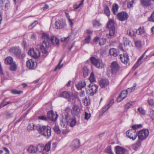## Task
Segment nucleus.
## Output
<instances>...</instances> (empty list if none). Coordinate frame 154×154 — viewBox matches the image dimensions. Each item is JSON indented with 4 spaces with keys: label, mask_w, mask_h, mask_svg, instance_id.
Instances as JSON below:
<instances>
[{
    "label": "nucleus",
    "mask_w": 154,
    "mask_h": 154,
    "mask_svg": "<svg viewBox=\"0 0 154 154\" xmlns=\"http://www.w3.org/2000/svg\"><path fill=\"white\" fill-rule=\"evenodd\" d=\"M41 38L42 42L40 46V48L42 53L45 54V57L48 54V50L51 43L54 45H58L59 41L56 37L54 36L50 37L48 34L45 33H42Z\"/></svg>",
    "instance_id": "obj_1"
},
{
    "label": "nucleus",
    "mask_w": 154,
    "mask_h": 154,
    "mask_svg": "<svg viewBox=\"0 0 154 154\" xmlns=\"http://www.w3.org/2000/svg\"><path fill=\"white\" fill-rule=\"evenodd\" d=\"M36 129L39 133L46 138H49L51 136V128L48 125L42 126L38 125L36 126Z\"/></svg>",
    "instance_id": "obj_2"
},
{
    "label": "nucleus",
    "mask_w": 154,
    "mask_h": 154,
    "mask_svg": "<svg viewBox=\"0 0 154 154\" xmlns=\"http://www.w3.org/2000/svg\"><path fill=\"white\" fill-rule=\"evenodd\" d=\"M70 108L67 107L65 110V112L62 114V119L60 121V125L63 127H66L67 124L69 123L71 120L70 116L68 113L70 112Z\"/></svg>",
    "instance_id": "obj_3"
},
{
    "label": "nucleus",
    "mask_w": 154,
    "mask_h": 154,
    "mask_svg": "<svg viewBox=\"0 0 154 154\" xmlns=\"http://www.w3.org/2000/svg\"><path fill=\"white\" fill-rule=\"evenodd\" d=\"M5 64L10 66V69L12 71H16L17 67L16 62L13 60V58L10 56L7 57L5 59Z\"/></svg>",
    "instance_id": "obj_4"
},
{
    "label": "nucleus",
    "mask_w": 154,
    "mask_h": 154,
    "mask_svg": "<svg viewBox=\"0 0 154 154\" xmlns=\"http://www.w3.org/2000/svg\"><path fill=\"white\" fill-rule=\"evenodd\" d=\"M91 61L92 64L97 68H102L103 67L104 64L100 59L92 57L91 58Z\"/></svg>",
    "instance_id": "obj_5"
},
{
    "label": "nucleus",
    "mask_w": 154,
    "mask_h": 154,
    "mask_svg": "<svg viewBox=\"0 0 154 154\" xmlns=\"http://www.w3.org/2000/svg\"><path fill=\"white\" fill-rule=\"evenodd\" d=\"M149 132L148 129H144L140 131L137 133L139 140L141 141L146 139L148 136Z\"/></svg>",
    "instance_id": "obj_6"
},
{
    "label": "nucleus",
    "mask_w": 154,
    "mask_h": 154,
    "mask_svg": "<svg viewBox=\"0 0 154 154\" xmlns=\"http://www.w3.org/2000/svg\"><path fill=\"white\" fill-rule=\"evenodd\" d=\"M88 91L86 89L87 93L90 96H93L97 91L98 86L96 85H94L91 83L88 85Z\"/></svg>",
    "instance_id": "obj_7"
},
{
    "label": "nucleus",
    "mask_w": 154,
    "mask_h": 154,
    "mask_svg": "<svg viewBox=\"0 0 154 154\" xmlns=\"http://www.w3.org/2000/svg\"><path fill=\"white\" fill-rule=\"evenodd\" d=\"M59 96L60 97L66 99L69 101H72L73 100L72 94L66 91L61 92L59 94Z\"/></svg>",
    "instance_id": "obj_8"
},
{
    "label": "nucleus",
    "mask_w": 154,
    "mask_h": 154,
    "mask_svg": "<svg viewBox=\"0 0 154 154\" xmlns=\"http://www.w3.org/2000/svg\"><path fill=\"white\" fill-rule=\"evenodd\" d=\"M28 54L34 58L38 59L40 56V53L38 50L37 49L31 48L28 51Z\"/></svg>",
    "instance_id": "obj_9"
},
{
    "label": "nucleus",
    "mask_w": 154,
    "mask_h": 154,
    "mask_svg": "<svg viewBox=\"0 0 154 154\" xmlns=\"http://www.w3.org/2000/svg\"><path fill=\"white\" fill-rule=\"evenodd\" d=\"M126 134L127 136L133 140H135L137 136V133L133 129L128 130Z\"/></svg>",
    "instance_id": "obj_10"
},
{
    "label": "nucleus",
    "mask_w": 154,
    "mask_h": 154,
    "mask_svg": "<svg viewBox=\"0 0 154 154\" xmlns=\"http://www.w3.org/2000/svg\"><path fill=\"white\" fill-rule=\"evenodd\" d=\"M58 117V115L56 112H54L53 110L49 111L47 112L48 119L53 122L56 121Z\"/></svg>",
    "instance_id": "obj_11"
},
{
    "label": "nucleus",
    "mask_w": 154,
    "mask_h": 154,
    "mask_svg": "<svg viewBox=\"0 0 154 154\" xmlns=\"http://www.w3.org/2000/svg\"><path fill=\"white\" fill-rule=\"evenodd\" d=\"M26 66L29 69L33 70L36 69L37 66V63L33 59L28 60L26 62Z\"/></svg>",
    "instance_id": "obj_12"
},
{
    "label": "nucleus",
    "mask_w": 154,
    "mask_h": 154,
    "mask_svg": "<svg viewBox=\"0 0 154 154\" xmlns=\"http://www.w3.org/2000/svg\"><path fill=\"white\" fill-rule=\"evenodd\" d=\"M117 17L120 21H122L126 20L128 16L126 12L122 11L118 13L117 15Z\"/></svg>",
    "instance_id": "obj_13"
},
{
    "label": "nucleus",
    "mask_w": 154,
    "mask_h": 154,
    "mask_svg": "<svg viewBox=\"0 0 154 154\" xmlns=\"http://www.w3.org/2000/svg\"><path fill=\"white\" fill-rule=\"evenodd\" d=\"M120 59L122 63L126 65L129 64V59L128 55L126 53H124L123 55H120Z\"/></svg>",
    "instance_id": "obj_14"
},
{
    "label": "nucleus",
    "mask_w": 154,
    "mask_h": 154,
    "mask_svg": "<svg viewBox=\"0 0 154 154\" xmlns=\"http://www.w3.org/2000/svg\"><path fill=\"white\" fill-rule=\"evenodd\" d=\"M80 140L77 139H75L71 143L70 145L71 148L73 150H75L80 147Z\"/></svg>",
    "instance_id": "obj_15"
},
{
    "label": "nucleus",
    "mask_w": 154,
    "mask_h": 154,
    "mask_svg": "<svg viewBox=\"0 0 154 154\" xmlns=\"http://www.w3.org/2000/svg\"><path fill=\"white\" fill-rule=\"evenodd\" d=\"M114 99H111L109 103L104 105L101 110V112L103 114L106 112L114 103Z\"/></svg>",
    "instance_id": "obj_16"
},
{
    "label": "nucleus",
    "mask_w": 154,
    "mask_h": 154,
    "mask_svg": "<svg viewBox=\"0 0 154 154\" xmlns=\"http://www.w3.org/2000/svg\"><path fill=\"white\" fill-rule=\"evenodd\" d=\"M65 22L61 20H57L55 23V28L57 29H61L66 26Z\"/></svg>",
    "instance_id": "obj_17"
},
{
    "label": "nucleus",
    "mask_w": 154,
    "mask_h": 154,
    "mask_svg": "<svg viewBox=\"0 0 154 154\" xmlns=\"http://www.w3.org/2000/svg\"><path fill=\"white\" fill-rule=\"evenodd\" d=\"M111 67V71L113 73H116L119 70L120 68L118 63L116 61L113 62L112 63Z\"/></svg>",
    "instance_id": "obj_18"
},
{
    "label": "nucleus",
    "mask_w": 154,
    "mask_h": 154,
    "mask_svg": "<svg viewBox=\"0 0 154 154\" xmlns=\"http://www.w3.org/2000/svg\"><path fill=\"white\" fill-rule=\"evenodd\" d=\"M9 51L10 52L14 54L15 56H18L19 53H20L21 50L19 48L13 47L11 48Z\"/></svg>",
    "instance_id": "obj_19"
},
{
    "label": "nucleus",
    "mask_w": 154,
    "mask_h": 154,
    "mask_svg": "<svg viewBox=\"0 0 154 154\" xmlns=\"http://www.w3.org/2000/svg\"><path fill=\"white\" fill-rule=\"evenodd\" d=\"M86 85V84L84 80H81L75 85L77 89L78 90H81Z\"/></svg>",
    "instance_id": "obj_20"
},
{
    "label": "nucleus",
    "mask_w": 154,
    "mask_h": 154,
    "mask_svg": "<svg viewBox=\"0 0 154 154\" xmlns=\"http://www.w3.org/2000/svg\"><path fill=\"white\" fill-rule=\"evenodd\" d=\"M127 91L125 90L122 91L117 99V102H119L122 100L127 97Z\"/></svg>",
    "instance_id": "obj_21"
},
{
    "label": "nucleus",
    "mask_w": 154,
    "mask_h": 154,
    "mask_svg": "<svg viewBox=\"0 0 154 154\" xmlns=\"http://www.w3.org/2000/svg\"><path fill=\"white\" fill-rule=\"evenodd\" d=\"M147 50L145 53L142 54V55L140 57L139 60L134 65L133 67V69H135L137 68L138 66L142 63V59L143 58L145 55V53H146Z\"/></svg>",
    "instance_id": "obj_22"
},
{
    "label": "nucleus",
    "mask_w": 154,
    "mask_h": 154,
    "mask_svg": "<svg viewBox=\"0 0 154 154\" xmlns=\"http://www.w3.org/2000/svg\"><path fill=\"white\" fill-rule=\"evenodd\" d=\"M99 84L101 88H105L109 85V82L107 79H102L99 81Z\"/></svg>",
    "instance_id": "obj_23"
},
{
    "label": "nucleus",
    "mask_w": 154,
    "mask_h": 154,
    "mask_svg": "<svg viewBox=\"0 0 154 154\" xmlns=\"http://www.w3.org/2000/svg\"><path fill=\"white\" fill-rule=\"evenodd\" d=\"M115 149L117 154H123L126 150L125 148L119 146H116Z\"/></svg>",
    "instance_id": "obj_24"
},
{
    "label": "nucleus",
    "mask_w": 154,
    "mask_h": 154,
    "mask_svg": "<svg viewBox=\"0 0 154 154\" xmlns=\"http://www.w3.org/2000/svg\"><path fill=\"white\" fill-rule=\"evenodd\" d=\"M27 151L29 153H34L36 152V147L33 145H30L27 147Z\"/></svg>",
    "instance_id": "obj_25"
},
{
    "label": "nucleus",
    "mask_w": 154,
    "mask_h": 154,
    "mask_svg": "<svg viewBox=\"0 0 154 154\" xmlns=\"http://www.w3.org/2000/svg\"><path fill=\"white\" fill-rule=\"evenodd\" d=\"M72 113L74 115H78L79 114L80 110L79 107L76 105H74L72 108Z\"/></svg>",
    "instance_id": "obj_26"
},
{
    "label": "nucleus",
    "mask_w": 154,
    "mask_h": 154,
    "mask_svg": "<svg viewBox=\"0 0 154 154\" xmlns=\"http://www.w3.org/2000/svg\"><path fill=\"white\" fill-rule=\"evenodd\" d=\"M114 25V21L111 19H110L107 24V27L109 29L115 28Z\"/></svg>",
    "instance_id": "obj_27"
},
{
    "label": "nucleus",
    "mask_w": 154,
    "mask_h": 154,
    "mask_svg": "<svg viewBox=\"0 0 154 154\" xmlns=\"http://www.w3.org/2000/svg\"><path fill=\"white\" fill-rule=\"evenodd\" d=\"M141 141L139 140L136 143L131 145V148L134 150H136L141 145Z\"/></svg>",
    "instance_id": "obj_28"
},
{
    "label": "nucleus",
    "mask_w": 154,
    "mask_h": 154,
    "mask_svg": "<svg viewBox=\"0 0 154 154\" xmlns=\"http://www.w3.org/2000/svg\"><path fill=\"white\" fill-rule=\"evenodd\" d=\"M36 151L41 152L44 149V146L43 144H39L36 147Z\"/></svg>",
    "instance_id": "obj_29"
},
{
    "label": "nucleus",
    "mask_w": 154,
    "mask_h": 154,
    "mask_svg": "<svg viewBox=\"0 0 154 154\" xmlns=\"http://www.w3.org/2000/svg\"><path fill=\"white\" fill-rule=\"evenodd\" d=\"M109 53L111 55L116 57L118 55L117 50L114 48H111L109 50Z\"/></svg>",
    "instance_id": "obj_30"
},
{
    "label": "nucleus",
    "mask_w": 154,
    "mask_h": 154,
    "mask_svg": "<svg viewBox=\"0 0 154 154\" xmlns=\"http://www.w3.org/2000/svg\"><path fill=\"white\" fill-rule=\"evenodd\" d=\"M119 7L118 5L116 4L112 5V11L114 15L116 14V13L118 11Z\"/></svg>",
    "instance_id": "obj_31"
},
{
    "label": "nucleus",
    "mask_w": 154,
    "mask_h": 154,
    "mask_svg": "<svg viewBox=\"0 0 154 154\" xmlns=\"http://www.w3.org/2000/svg\"><path fill=\"white\" fill-rule=\"evenodd\" d=\"M141 5L143 6H149L150 5L149 0H140Z\"/></svg>",
    "instance_id": "obj_32"
},
{
    "label": "nucleus",
    "mask_w": 154,
    "mask_h": 154,
    "mask_svg": "<svg viewBox=\"0 0 154 154\" xmlns=\"http://www.w3.org/2000/svg\"><path fill=\"white\" fill-rule=\"evenodd\" d=\"M2 4L3 5H5L6 8H8L9 5V3L8 0H0V4Z\"/></svg>",
    "instance_id": "obj_33"
},
{
    "label": "nucleus",
    "mask_w": 154,
    "mask_h": 154,
    "mask_svg": "<svg viewBox=\"0 0 154 154\" xmlns=\"http://www.w3.org/2000/svg\"><path fill=\"white\" fill-rule=\"evenodd\" d=\"M104 13L108 17L110 16V12L108 6H106L104 8Z\"/></svg>",
    "instance_id": "obj_34"
},
{
    "label": "nucleus",
    "mask_w": 154,
    "mask_h": 154,
    "mask_svg": "<svg viewBox=\"0 0 154 154\" xmlns=\"http://www.w3.org/2000/svg\"><path fill=\"white\" fill-rule=\"evenodd\" d=\"M36 126L33 123L30 124L28 125L27 127L28 129L30 131L34 130L35 129H36Z\"/></svg>",
    "instance_id": "obj_35"
},
{
    "label": "nucleus",
    "mask_w": 154,
    "mask_h": 154,
    "mask_svg": "<svg viewBox=\"0 0 154 154\" xmlns=\"http://www.w3.org/2000/svg\"><path fill=\"white\" fill-rule=\"evenodd\" d=\"M145 32V30L143 27H140L136 30V33L138 35H142Z\"/></svg>",
    "instance_id": "obj_36"
},
{
    "label": "nucleus",
    "mask_w": 154,
    "mask_h": 154,
    "mask_svg": "<svg viewBox=\"0 0 154 154\" xmlns=\"http://www.w3.org/2000/svg\"><path fill=\"white\" fill-rule=\"evenodd\" d=\"M51 145V143L50 142H49L47 143L44 146V151L46 152H48L50 149Z\"/></svg>",
    "instance_id": "obj_37"
},
{
    "label": "nucleus",
    "mask_w": 154,
    "mask_h": 154,
    "mask_svg": "<svg viewBox=\"0 0 154 154\" xmlns=\"http://www.w3.org/2000/svg\"><path fill=\"white\" fill-rule=\"evenodd\" d=\"M74 37V35L72 34H71V35H69L67 37L64 38V40H63V39H62V41H66L67 40H72L73 39Z\"/></svg>",
    "instance_id": "obj_38"
},
{
    "label": "nucleus",
    "mask_w": 154,
    "mask_h": 154,
    "mask_svg": "<svg viewBox=\"0 0 154 154\" xmlns=\"http://www.w3.org/2000/svg\"><path fill=\"white\" fill-rule=\"evenodd\" d=\"M89 70L87 67H84L83 69V76L84 77L87 76L88 74Z\"/></svg>",
    "instance_id": "obj_39"
},
{
    "label": "nucleus",
    "mask_w": 154,
    "mask_h": 154,
    "mask_svg": "<svg viewBox=\"0 0 154 154\" xmlns=\"http://www.w3.org/2000/svg\"><path fill=\"white\" fill-rule=\"evenodd\" d=\"M136 86V84H134V85L131 88H128L126 90H125V91H127V93H130L132 91H133L135 88V87Z\"/></svg>",
    "instance_id": "obj_40"
},
{
    "label": "nucleus",
    "mask_w": 154,
    "mask_h": 154,
    "mask_svg": "<svg viewBox=\"0 0 154 154\" xmlns=\"http://www.w3.org/2000/svg\"><path fill=\"white\" fill-rule=\"evenodd\" d=\"M53 130L57 134H60L61 133V131L59 128V126L55 125L53 128Z\"/></svg>",
    "instance_id": "obj_41"
},
{
    "label": "nucleus",
    "mask_w": 154,
    "mask_h": 154,
    "mask_svg": "<svg viewBox=\"0 0 154 154\" xmlns=\"http://www.w3.org/2000/svg\"><path fill=\"white\" fill-rule=\"evenodd\" d=\"M127 34L131 37H134L135 35V32L131 29H129L128 30Z\"/></svg>",
    "instance_id": "obj_42"
},
{
    "label": "nucleus",
    "mask_w": 154,
    "mask_h": 154,
    "mask_svg": "<svg viewBox=\"0 0 154 154\" xmlns=\"http://www.w3.org/2000/svg\"><path fill=\"white\" fill-rule=\"evenodd\" d=\"M105 151L106 153L109 154H113L110 146H108L105 149Z\"/></svg>",
    "instance_id": "obj_43"
},
{
    "label": "nucleus",
    "mask_w": 154,
    "mask_h": 154,
    "mask_svg": "<svg viewBox=\"0 0 154 154\" xmlns=\"http://www.w3.org/2000/svg\"><path fill=\"white\" fill-rule=\"evenodd\" d=\"M89 79L91 83L95 81L94 74L93 72H91V73Z\"/></svg>",
    "instance_id": "obj_44"
},
{
    "label": "nucleus",
    "mask_w": 154,
    "mask_h": 154,
    "mask_svg": "<svg viewBox=\"0 0 154 154\" xmlns=\"http://www.w3.org/2000/svg\"><path fill=\"white\" fill-rule=\"evenodd\" d=\"M76 122L75 118H72L70 124V126L71 127L74 126L76 124Z\"/></svg>",
    "instance_id": "obj_45"
},
{
    "label": "nucleus",
    "mask_w": 154,
    "mask_h": 154,
    "mask_svg": "<svg viewBox=\"0 0 154 154\" xmlns=\"http://www.w3.org/2000/svg\"><path fill=\"white\" fill-rule=\"evenodd\" d=\"M137 110L140 114L143 115L145 114L146 111L142 108L139 107L137 109Z\"/></svg>",
    "instance_id": "obj_46"
},
{
    "label": "nucleus",
    "mask_w": 154,
    "mask_h": 154,
    "mask_svg": "<svg viewBox=\"0 0 154 154\" xmlns=\"http://www.w3.org/2000/svg\"><path fill=\"white\" fill-rule=\"evenodd\" d=\"M124 45L125 46L129 45L130 42L126 38H124L123 39Z\"/></svg>",
    "instance_id": "obj_47"
},
{
    "label": "nucleus",
    "mask_w": 154,
    "mask_h": 154,
    "mask_svg": "<svg viewBox=\"0 0 154 154\" xmlns=\"http://www.w3.org/2000/svg\"><path fill=\"white\" fill-rule=\"evenodd\" d=\"M149 21L154 22V11L152 13L151 16L148 18Z\"/></svg>",
    "instance_id": "obj_48"
},
{
    "label": "nucleus",
    "mask_w": 154,
    "mask_h": 154,
    "mask_svg": "<svg viewBox=\"0 0 154 154\" xmlns=\"http://www.w3.org/2000/svg\"><path fill=\"white\" fill-rule=\"evenodd\" d=\"M99 44L100 46L103 45L106 42V40L105 39L102 38L100 39Z\"/></svg>",
    "instance_id": "obj_49"
},
{
    "label": "nucleus",
    "mask_w": 154,
    "mask_h": 154,
    "mask_svg": "<svg viewBox=\"0 0 154 154\" xmlns=\"http://www.w3.org/2000/svg\"><path fill=\"white\" fill-rule=\"evenodd\" d=\"M18 55V56H16V57L18 58L22 59H23L25 56V54L24 53H21V51L20 53H19Z\"/></svg>",
    "instance_id": "obj_50"
},
{
    "label": "nucleus",
    "mask_w": 154,
    "mask_h": 154,
    "mask_svg": "<svg viewBox=\"0 0 154 154\" xmlns=\"http://www.w3.org/2000/svg\"><path fill=\"white\" fill-rule=\"evenodd\" d=\"M63 58H62L60 60L59 62L58 65H57V66L56 68L55 69V70H56V69H60L61 68L63 65V64L60 65V63H61V62L63 61Z\"/></svg>",
    "instance_id": "obj_51"
},
{
    "label": "nucleus",
    "mask_w": 154,
    "mask_h": 154,
    "mask_svg": "<svg viewBox=\"0 0 154 154\" xmlns=\"http://www.w3.org/2000/svg\"><path fill=\"white\" fill-rule=\"evenodd\" d=\"M109 29V35L110 36H113L115 33V29Z\"/></svg>",
    "instance_id": "obj_52"
},
{
    "label": "nucleus",
    "mask_w": 154,
    "mask_h": 154,
    "mask_svg": "<svg viewBox=\"0 0 154 154\" xmlns=\"http://www.w3.org/2000/svg\"><path fill=\"white\" fill-rule=\"evenodd\" d=\"M91 114L90 113H88L86 112H85V117L84 119L85 120H88L90 118Z\"/></svg>",
    "instance_id": "obj_53"
},
{
    "label": "nucleus",
    "mask_w": 154,
    "mask_h": 154,
    "mask_svg": "<svg viewBox=\"0 0 154 154\" xmlns=\"http://www.w3.org/2000/svg\"><path fill=\"white\" fill-rule=\"evenodd\" d=\"M133 105V103L132 102H129L125 105V108L128 109L132 106Z\"/></svg>",
    "instance_id": "obj_54"
},
{
    "label": "nucleus",
    "mask_w": 154,
    "mask_h": 154,
    "mask_svg": "<svg viewBox=\"0 0 154 154\" xmlns=\"http://www.w3.org/2000/svg\"><path fill=\"white\" fill-rule=\"evenodd\" d=\"M38 24V22L37 21H35L33 23L29 26V28L30 29H32L33 27H35Z\"/></svg>",
    "instance_id": "obj_55"
},
{
    "label": "nucleus",
    "mask_w": 154,
    "mask_h": 154,
    "mask_svg": "<svg viewBox=\"0 0 154 154\" xmlns=\"http://www.w3.org/2000/svg\"><path fill=\"white\" fill-rule=\"evenodd\" d=\"M11 93L14 94H21L23 93V92L22 91H17L16 90H12L11 91Z\"/></svg>",
    "instance_id": "obj_56"
},
{
    "label": "nucleus",
    "mask_w": 154,
    "mask_h": 154,
    "mask_svg": "<svg viewBox=\"0 0 154 154\" xmlns=\"http://www.w3.org/2000/svg\"><path fill=\"white\" fill-rule=\"evenodd\" d=\"M91 36L90 35H89L87 36L85 38V43H89L91 40Z\"/></svg>",
    "instance_id": "obj_57"
},
{
    "label": "nucleus",
    "mask_w": 154,
    "mask_h": 154,
    "mask_svg": "<svg viewBox=\"0 0 154 154\" xmlns=\"http://www.w3.org/2000/svg\"><path fill=\"white\" fill-rule=\"evenodd\" d=\"M84 0H82L81 3L79 4L78 5H76L74 6V8L77 9L79 7H80L81 5H82L83 4Z\"/></svg>",
    "instance_id": "obj_58"
},
{
    "label": "nucleus",
    "mask_w": 154,
    "mask_h": 154,
    "mask_svg": "<svg viewBox=\"0 0 154 154\" xmlns=\"http://www.w3.org/2000/svg\"><path fill=\"white\" fill-rule=\"evenodd\" d=\"M93 26L94 27H97L99 26L100 24V23L97 21L96 20H94L93 22Z\"/></svg>",
    "instance_id": "obj_59"
},
{
    "label": "nucleus",
    "mask_w": 154,
    "mask_h": 154,
    "mask_svg": "<svg viewBox=\"0 0 154 154\" xmlns=\"http://www.w3.org/2000/svg\"><path fill=\"white\" fill-rule=\"evenodd\" d=\"M38 119L44 121H47L48 120V118L47 117H46L45 116H41L38 117Z\"/></svg>",
    "instance_id": "obj_60"
},
{
    "label": "nucleus",
    "mask_w": 154,
    "mask_h": 154,
    "mask_svg": "<svg viewBox=\"0 0 154 154\" xmlns=\"http://www.w3.org/2000/svg\"><path fill=\"white\" fill-rule=\"evenodd\" d=\"M142 127V125L141 124H139L137 125H134L132 126V128L133 129L139 128Z\"/></svg>",
    "instance_id": "obj_61"
},
{
    "label": "nucleus",
    "mask_w": 154,
    "mask_h": 154,
    "mask_svg": "<svg viewBox=\"0 0 154 154\" xmlns=\"http://www.w3.org/2000/svg\"><path fill=\"white\" fill-rule=\"evenodd\" d=\"M147 102L149 105L151 106H152L154 105V101L152 99H150L148 100Z\"/></svg>",
    "instance_id": "obj_62"
},
{
    "label": "nucleus",
    "mask_w": 154,
    "mask_h": 154,
    "mask_svg": "<svg viewBox=\"0 0 154 154\" xmlns=\"http://www.w3.org/2000/svg\"><path fill=\"white\" fill-rule=\"evenodd\" d=\"M136 46L138 48H140L141 47V42L140 41H137L135 42Z\"/></svg>",
    "instance_id": "obj_63"
},
{
    "label": "nucleus",
    "mask_w": 154,
    "mask_h": 154,
    "mask_svg": "<svg viewBox=\"0 0 154 154\" xmlns=\"http://www.w3.org/2000/svg\"><path fill=\"white\" fill-rule=\"evenodd\" d=\"M70 132V130L68 129H65L63 130L62 131V133L63 134H66Z\"/></svg>",
    "instance_id": "obj_64"
}]
</instances>
